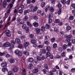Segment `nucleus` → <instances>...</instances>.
<instances>
[{
	"label": "nucleus",
	"instance_id": "obj_60",
	"mask_svg": "<svg viewBox=\"0 0 75 75\" xmlns=\"http://www.w3.org/2000/svg\"><path fill=\"white\" fill-rule=\"evenodd\" d=\"M62 55L63 57H65V52H63L62 54Z\"/></svg>",
	"mask_w": 75,
	"mask_h": 75
},
{
	"label": "nucleus",
	"instance_id": "obj_23",
	"mask_svg": "<svg viewBox=\"0 0 75 75\" xmlns=\"http://www.w3.org/2000/svg\"><path fill=\"white\" fill-rule=\"evenodd\" d=\"M25 31L26 33H29V31H30V30L29 29V28H27L25 29Z\"/></svg>",
	"mask_w": 75,
	"mask_h": 75
},
{
	"label": "nucleus",
	"instance_id": "obj_48",
	"mask_svg": "<svg viewBox=\"0 0 75 75\" xmlns=\"http://www.w3.org/2000/svg\"><path fill=\"white\" fill-rule=\"evenodd\" d=\"M33 17L34 19L35 20H37L38 19V17L37 16H34Z\"/></svg>",
	"mask_w": 75,
	"mask_h": 75
},
{
	"label": "nucleus",
	"instance_id": "obj_51",
	"mask_svg": "<svg viewBox=\"0 0 75 75\" xmlns=\"http://www.w3.org/2000/svg\"><path fill=\"white\" fill-rule=\"evenodd\" d=\"M69 3H70V0H68L66 2V4L67 5H69Z\"/></svg>",
	"mask_w": 75,
	"mask_h": 75
},
{
	"label": "nucleus",
	"instance_id": "obj_41",
	"mask_svg": "<svg viewBox=\"0 0 75 75\" xmlns=\"http://www.w3.org/2000/svg\"><path fill=\"white\" fill-rule=\"evenodd\" d=\"M54 30L55 32H56V33H57V32H58V29L56 28H54Z\"/></svg>",
	"mask_w": 75,
	"mask_h": 75
},
{
	"label": "nucleus",
	"instance_id": "obj_2",
	"mask_svg": "<svg viewBox=\"0 0 75 75\" xmlns=\"http://www.w3.org/2000/svg\"><path fill=\"white\" fill-rule=\"evenodd\" d=\"M5 34H6L8 37H11V34L10 33V31L8 30H6L4 32Z\"/></svg>",
	"mask_w": 75,
	"mask_h": 75
},
{
	"label": "nucleus",
	"instance_id": "obj_1",
	"mask_svg": "<svg viewBox=\"0 0 75 75\" xmlns=\"http://www.w3.org/2000/svg\"><path fill=\"white\" fill-rule=\"evenodd\" d=\"M12 7L13 4H9V5L7 7L6 9L8 10V11L7 12V13H10V9L11 8H12Z\"/></svg>",
	"mask_w": 75,
	"mask_h": 75
},
{
	"label": "nucleus",
	"instance_id": "obj_50",
	"mask_svg": "<svg viewBox=\"0 0 75 75\" xmlns=\"http://www.w3.org/2000/svg\"><path fill=\"white\" fill-rule=\"evenodd\" d=\"M6 3H7V1H4L3 2V5L4 6H5L6 5Z\"/></svg>",
	"mask_w": 75,
	"mask_h": 75
},
{
	"label": "nucleus",
	"instance_id": "obj_26",
	"mask_svg": "<svg viewBox=\"0 0 75 75\" xmlns=\"http://www.w3.org/2000/svg\"><path fill=\"white\" fill-rule=\"evenodd\" d=\"M8 75H13V72L12 71H9L8 72Z\"/></svg>",
	"mask_w": 75,
	"mask_h": 75
},
{
	"label": "nucleus",
	"instance_id": "obj_44",
	"mask_svg": "<svg viewBox=\"0 0 75 75\" xmlns=\"http://www.w3.org/2000/svg\"><path fill=\"white\" fill-rule=\"evenodd\" d=\"M55 41V39L53 38L51 39V41L52 42H54Z\"/></svg>",
	"mask_w": 75,
	"mask_h": 75
},
{
	"label": "nucleus",
	"instance_id": "obj_39",
	"mask_svg": "<svg viewBox=\"0 0 75 75\" xmlns=\"http://www.w3.org/2000/svg\"><path fill=\"white\" fill-rule=\"evenodd\" d=\"M36 42V40H31V42L33 44H34V43H35Z\"/></svg>",
	"mask_w": 75,
	"mask_h": 75
},
{
	"label": "nucleus",
	"instance_id": "obj_3",
	"mask_svg": "<svg viewBox=\"0 0 75 75\" xmlns=\"http://www.w3.org/2000/svg\"><path fill=\"white\" fill-rule=\"evenodd\" d=\"M13 71V72H16L18 71V67H15L13 68L12 69Z\"/></svg>",
	"mask_w": 75,
	"mask_h": 75
},
{
	"label": "nucleus",
	"instance_id": "obj_54",
	"mask_svg": "<svg viewBox=\"0 0 75 75\" xmlns=\"http://www.w3.org/2000/svg\"><path fill=\"white\" fill-rule=\"evenodd\" d=\"M38 48H41L43 47V46L41 45H39L37 46Z\"/></svg>",
	"mask_w": 75,
	"mask_h": 75
},
{
	"label": "nucleus",
	"instance_id": "obj_20",
	"mask_svg": "<svg viewBox=\"0 0 75 75\" xmlns=\"http://www.w3.org/2000/svg\"><path fill=\"white\" fill-rule=\"evenodd\" d=\"M23 75H26V73H25V69H24V68H23Z\"/></svg>",
	"mask_w": 75,
	"mask_h": 75
},
{
	"label": "nucleus",
	"instance_id": "obj_45",
	"mask_svg": "<svg viewBox=\"0 0 75 75\" xmlns=\"http://www.w3.org/2000/svg\"><path fill=\"white\" fill-rule=\"evenodd\" d=\"M37 10V7L36 6L34 8V9H33V12H34V11H36V10Z\"/></svg>",
	"mask_w": 75,
	"mask_h": 75
},
{
	"label": "nucleus",
	"instance_id": "obj_59",
	"mask_svg": "<svg viewBox=\"0 0 75 75\" xmlns=\"http://www.w3.org/2000/svg\"><path fill=\"white\" fill-rule=\"evenodd\" d=\"M42 52L43 54H45L46 53V51H45V49H43Z\"/></svg>",
	"mask_w": 75,
	"mask_h": 75
},
{
	"label": "nucleus",
	"instance_id": "obj_17",
	"mask_svg": "<svg viewBox=\"0 0 75 75\" xmlns=\"http://www.w3.org/2000/svg\"><path fill=\"white\" fill-rule=\"evenodd\" d=\"M51 55V53H50V52H48L46 53V56L47 57H50Z\"/></svg>",
	"mask_w": 75,
	"mask_h": 75
},
{
	"label": "nucleus",
	"instance_id": "obj_5",
	"mask_svg": "<svg viewBox=\"0 0 75 75\" xmlns=\"http://www.w3.org/2000/svg\"><path fill=\"white\" fill-rule=\"evenodd\" d=\"M65 41H66V42H69L68 45V46H71L72 45V43L70 42V41H71L70 39L68 40L67 39L65 40Z\"/></svg>",
	"mask_w": 75,
	"mask_h": 75
},
{
	"label": "nucleus",
	"instance_id": "obj_33",
	"mask_svg": "<svg viewBox=\"0 0 75 75\" xmlns=\"http://www.w3.org/2000/svg\"><path fill=\"white\" fill-rule=\"evenodd\" d=\"M45 27L47 29H48L50 28V25L48 24H46Z\"/></svg>",
	"mask_w": 75,
	"mask_h": 75
},
{
	"label": "nucleus",
	"instance_id": "obj_64",
	"mask_svg": "<svg viewBox=\"0 0 75 75\" xmlns=\"http://www.w3.org/2000/svg\"><path fill=\"white\" fill-rule=\"evenodd\" d=\"M42 71L44 74H46V70L45 69H43Z\"/></svg>",
	"mask_w": 75,
	"mask_h": 75
},
{
	"label": "nucleus",
	"instance_id": "obj_53",
	"mask_svg": "<svg viewBox=\"0 0 75 75\" xmlns=\"http://www.w3.org/2000/svg\"><path fill=\"white\" fill-rule=\"evenodd\" d=\"M18 12L19 13H20V14H21V13H23V9H21L19 10L18 11Z\"/></svg>",
	"mask_w": 75,
	"mask_h": 75
},
{
	"label": "nucleus",
	"instance_id": "obj_35",
	"mask_svg": "<svg viewBox=\"0 0 75 75\" xmlns=\"http://www.w3.org/2000/svg\"><path fill=\"white\" fill-rule=\"evenodd\" d=\"M61 8H60L58 12V13L59 15H60V14H61V10H62Z\"/></svg>",
	"mask_w": 75,
	"mask_h": 75
},
{
	"label": "nucleus",
	"instance_id": "obj_18",
	"mask_svg": "<svg viewBox=\"0 0 75 75\" xmlns=\"http://www.w3.org/2000/svg\"><path fill=\"white\" fill-rule=\"evenodd\" d=\"M50 11L51 12H54V9L53 7H51L50 8Z\"/></svg>",
	"mask_w": 75,
	"mask_h": 75
},
{
	"label": "nucleus",
	"instance_id": "obj_47",
	"mask_svg": "<svg viewBox=\"0 0 75 75\" xmlns=\"http://www.w3.org/2000/svg\"><path fill=\"white\" fill-rule=\"evenodd\" d=\"M60 21L59 19H57L55 21V23H59Z\"/></svg>",
	"mask_w": 75,
	"mask_h": 75
},
{
	"label": "nucleus",
	"instance_id": "obj_34",
	"mask_svg": "<svg viewBox=\"0 0 75 75\" xmlns=\"http://www.w3.org/2000/svg\"><path fill=\"white\" fill-rule=\"evenodd\" d=\"M71 29V27L70 26H68L67 27V31H69V30H70Z\"/></svg>",
	"mask_w": 75,
	"mask_h": 75
},
{
	"label": "nucleus",
	"instance_id": "obj_16",
	"mask_svg": "<svg viewBox=\"0 0 75 75\" xmlns=\"http://www.w3.org/2000/svg\"><path fill=\"white\" fill-rule=\"evenodd\" d=\"M38 72V70L37 69H35L33 71V73H37Z\"/></svg>",
	"mask_w": 75,
	"mask_h": 75
},
{
	"label": "nucleus",
	"instance_id": "obj_30",
	"mask_svg": "<svg viewBox=\"0 0 75 75\" xmlns=\"http://www.w3.org/2000/svg\"><path fill=\"white\" fill-rule=\"evenodd\" d=\"M67 45L64 44L63 46V48L64 50H66L67 49Z\"/></svg>",
	"mask_w": 75,
	"mask_h": 75
},
{
	"label": "nucleus",
	"instance_id": "obj_37",
	"mask_svg": "<svg viewBox=\"0 0 75 75\" xmlns=\"http://www.w3.org/2000/svg\"><path fill=\"white\" fill-rule=\"evenodd\" d=\"M33 66V65L32 64H30L28 66V69H31V67H32Z\"/></svg>",
	"mask_w": 75,
	"mask_h": 75
},
{
	"label": "nucleus",
	"instance_id": "obj_19",
	"mask_svg": "<svg viewBox=\"0 0 75 75\" xmlns=\"http://www.w3.org/2000/svg\"><path fill=\"white\" fill-rule=\"evenodd\" d=\"M7 52H4L3 53H0V56H3V55H5L6 54Z\"/></svg>",
	"mask_w": 75,
	"mask_h": 75
},
{
	"label": "nucleus",
	"instance_id": "obj_10",
	"mask_svg": "<svg viewBox=\"0 0 75 75\" xmlns=\"http://www.w3.org/2000/svg\"><path fill=\"white\" fill-rule=\"evenodd\" d=\"M28 45H29V42H24L23 45L24 47H26L28 46Z\"/></svg>",
	"mask_w": 75,
	"mask_h": 75
},
{
	"label": "nucleus",
	"instance_id": "obj_8",
	"mask_svg": "<svg viewBox=\"0 0 75 75\" xmlns=\"http://www.w3.org/2000/svg\"><path fill=\"white\" fill-rule=\"evenodd\" d=\"M1 65L2 67H7V63L5 62H3L1 64Z\"/></svg>",
	"mask_w": 75,
	"mask_h": 75
},
{
	"label": "nucleus",
	"instance_id": "obj_58",
	"mask_svg": "<svg viewBox=\"0 0 75 75\" xmlns=\"http://www.w3.org/2000/svg\"><path fill=\"white\" fill-rule=\"evenodd\" d=\"M30 37L31 38H34V35H33V34H30Z\"/></svg>",
	"mask_w": 75,
	"mask_h": 75
},
{
	"label": "nucleus",
	"instance_id": "obj_15",
	"mask_svg": "<svg viewBox=\"0 0 75 75\" xmlns=\"http://www.w3.org/2000/svg\"><path fill=\"white\" fill-rule=\"evenodd\" d=\"M9 61L10 63L12 64V63H13L15 62V61H14V59H10Z\"/></svg>",
	"mask_w": 75,
	"mask_h": 75
},
{
	"label": "nucleus",
	"instance_id": "obj_46",
	"mask_svg": "<svg viewBox=\"0 0 75 75\" xmlns=\"http://www.w3.org/2000/svg\"><path fill=\"white\" fill-rule=\"evenodd\" d=\"M53 48H57V45L56 43H54L53 45Z\"/></svg>",
	"mask_w": 75,
	"mask_h": 75
},
{
	"label": "nucleus",
	"instance_id": "obj_11",
	"mask_svg": "<svg viewBox=\"0 0 75 75\" xmlns=\"http://www.w3.org/2000/svg\"><path fill=\"white\" fill-rule=\"evenodd\" d=\"M30 13V10H25L24 13V15H26L27 13Z\"/></svg>",
	"mask_w": 75,
	"mask_h": 75
},
{
	"label": "nucleus",
	"instance_id": "obj_9",
	"mask_svg": "<svg viewBox=\"0 0 75 75\" xmlns=\"http://www.w3.org/2000/svg\"><path fill=\"white\" fill-rule=\"evenodd\" d=\"M15 41L18 44H20L21 42L20 40L19 39H18L17 38H16L15 39Z\"/></svg>",
	"mask_w": 75,
	"mask_h": 75
},
{
	"label": "nucleus",
	"instance_id": "obj_6",
	"mask_svg": "<svg viewBox=\"0 0 75 75\" xmlns=\"http://www.w3.org/2000/svg\"><path fill=\"white\" fill-rule=\"evenodd\" d=\"M2 71L4 72H8V70L6 67L3 68L2 69Z\"/></svg>",
	"mask_w": 75,
	"mask_h": 75
},
{
	"label": "nucleus",
	"instance_id": "obj_12",
	"mask_svg": "<svg viewBox=\"0 0 75 75\" xmlns=\"http://www.w3.org/2000/svg\"><path fill=\"white\" fill-rule=\"evenodd\" d=\"M33 59L32 58H29L28 59V61L30 62H33Z\"/></svg>",
	"mask_w": 75,
	"mask_h": 75
},
{
	"label": "nucleus",
	"instance_id": "obj_43",
	"mask_svg": "<svg viewBox=\"0 0 75 75\" xmlns=\"http://www.w3.org/2000/svg\"><path fill=\"white\" fill-rule=\"evenodd\" d=\"M28 19V17L27 16H25L23 18V20L24 21H25Z\"/></svg>",
	"mask_w": 75,
	"mask_h": 75
},
{
	"label": "nucleus",
	"instance_id": "obj_52",
	"mask_svg": "<svg viewBox=\"0 0 75 75\" xmlns=\"http://www.w3.org/2000/svg\"><path fill=\"white\" fill-rule=\"evenodd\" d=\"M26 28V25L25 24H24L23 26H22V28L23 29H25V28Z\"/></svg>",
	"mask_w": 75,
	"mask_h": 75
},
{
	"label": "nucleus",
	"instance_id": "obj_55",
	"mask_svg": "<svg viewBox=\"0 0 75 75\" xmlns=\"http://www.w3.org/2000/svg\"><path fill=\"white\" fill-rule=\"evenodd\" d=\"M71 72H74L75 71V68L72 69L71 70Z\"/></svg>",
	"mask_w": 75,
	"mask_h": 75
},
{
	"label": "nucleus",
	"instance_id": "obj_4",
	"mask_svg": "<svg viewBox=\"0 0 75 75\" xmlns=\"http://www.w3.org/2000/svg\"><path fill=\"white\" fill-rule=\"evenodd\" d=\"M10 45V43L9 42H7L4 43L3 45V46L4 47H9Z\"/></svg>",
	"mask_w": 75,
	"mask_h": 75
},
{
	"label": "nucleus",
	"instance_id": "obj_31",
	"mask_svg": "<svg viewBox=\"0 0 75 75\" xmlns=\"http://www.w3.org/2000/svg\"><path fill=\"white\" fill-rule=\"evenodd\" d=\"M45 5V2H42L41 4V6L42 7H44Z\"/></svg>",
	"mask_w": 75,
	"mask_h": 75
},
{
	"label": "nucleus",
	"instance_id": "obj_63",
	"mask_svg": "<svg viewBox=\"0 0 75 75\" xmlns=\"http://www.w3.org/2000/svg\"><path fill=\"white\" fill-rule=\"evenodd\" d=\"M13 13H17V10L16 9H15L13 11Z\"/></svg>",
	"mask_w": 75,
	"mask_h": 75
},
{
	"label": "nucleus",
	"instance_id": "obj_28",
	"mask_svg": "<svg viewBox=\"0 0 75 75\" xmlns=\"http://www.w3.org/2000/svg\"><path fill=\"white\" fill-rule=\"evenodd\" d=\"M61 2L63 4H65L66 3L65 0H61Z\"/></svg>",
	"mask_w": 75,
	"mask_h": 75
},
{
	"label": "nucleus",
	"instance_id": "obj_24",
	"mask_svg": "<svg viewBox=\"0 0 75 75\" xmlns=\"http://www.w3.org/2000/svg\"><path fill=\"white\" fill-rule=\"evenodd\" d=\"M49 22L48 23L49 24H50V23H52V19L51 18H48Z\"/></svg>",
	"mask_w": 75,
	"mask_h": 75
},
{
	"label": "nucleus",
	"instance_id": "obj_38",
	"mask_svg": "<svg viewBox=\"0 0 75 75\" xmlns=\"http://www.w3.org/2000/svg\"><path fill=\"white\" fill-rule=\"evenodd\" d=\"M53 17V15L52 13H50L49 15L48 18H51Z\"/></svg>",
	"mask_w": 75,
	"mask_h": 75
},
{
	"label": "nucleus",
	"instance_id": "obj_7",
	"mask_svg": "<svg viewBox=\"0 0 75 75\" xmlns=\"http://www.w3.org/2000/svg\"><path fill=\"white\" fill-rule=\"evenodd\" d=\"M66 38H67V40H70L71 38H72V36L71 35H68L67 36H66Z\"/></svg>",
	"mask_w": 75,
	"mask_h": 75
},
{
	"label": "nucleus",
	"instance_id": "obj_49",
	"mask_svg": "<svg viewBox=\"0 0 75 75\" xmlns=\"http://www.w3.org/2000/svg\"><path fill=\"white\" fill-rule=\"evenodd\" d=\"M22 47H23V46L22 45L20 44L18 45V48L21 49V48H22Z\"/></svg>",
	"mask_w": 75,
	"mask_h": 75
},
{
	"label": "nucleus",
	"instance_id": "obj_56",
	"mask_svg": "<svg viewBox=\"0 0 75 75\" xmlns=\"http://www.w3.org/2000/svg\"><path fill=\"white\" fill-rule=\"evenodd\" d=\"M19 52H19L18 50H16L15 51V53L16 54H17V55H18Z\"/></svg>",
	"mask_w": 75,
	"mask_h": 75
},
{
	"label": "nucleus",
	"instance_id": "obj_14",
	"mask_svg": "<svg viewBox=\"0 0 75 75\" xmlns=\"http://www.w3.org/2000/svg\"><path fill=\"white\" fill-rule=\"evenodd\" d=\"M24 54H25L26 56L29 55V52L27 51H25L23 52Z\"/></svg>",
	"mask_w": 75,
	"mask_h": 75
},
{
	"label": "nucleus",
	"instance_id": "obj_25",
	"mask_svg": "<svg viewBox=\"0 0 75 75\" xmlns=\"http://www.w3.org/2000/svg\"><path fill=\"white\" fill-rule=\"evenodd\" d=\"M40 29H38L36 30V34H37L40 33Z\"/></svg>",
	"mask_w": 75,
	"mask_h": 75
},
{
	"label": "nucleus",
	"instance_id": "obj_27",
	"mask_svg": "<svg viewBox=\"0 0 75 75\" xmlns=\"http://www.w3.org/2000/svg\"><path fill=\"white\" fill-rule=\"evenodd\" d=\"M23 55V53H22V52H19L18 54V56H22V55Z\"/></svg>",
	"mask_w": 75,
	"mask_h": 75
},
{
	"label": "nucleus",
	"instance_id": "obj_36",
	"mask_svg": "<svg viewBox=\"0 0 75 75\" xmlns=\"http://www.w3.org/2000/svg\"><path fill=\"white\" fill-rule=\"evenodd\" d=\"M15 41L13 40H11V43L12 45H14L15 44Z\"/></svg>",
	"mask_w": 75,
	"mask_h": 75
},
{
	"label": "nucleus",
	"instance_id": "obj_42",
	"mask_svg": "<svg viewBox=\"0 0 75 75\" xmlns=\"http://www.w3.org/2000/svg\"><path fill=\"white\" fill-rule=\"evenodd\" d=\"M74 19V16H70L69 18V20H72Z\"/></svg>",
	"mask_w": 75,
	"mask_h": 75
},
{
	"label": "nucleus",
	"instance_id": "obj_22",
	"mask_svg": "<svg viewBox=\"0 0 75 75\" xmlns=\"http://www.w3.org/2000/svg\"><path fill=\"white\" fill-rule=\"evenodd\" d=\"M45 28L44 26H42L41 27V30L42 31H45Z\"/></svg>",
	"mask_w": 75,
	"mask_h": 75
},
{
	"label": "nucleus",
	"instance_id": "obj_61",
	"mask_svg": "<svg viewBox=\"0 0 75 75\" xmlns=\"http://www.w3.org/2000/svg\"><path fill=\"white\" fill-rule=\"evenodd\" d=\"M17 21L18 23H20V21H21V19L18 18L17 19Z\"/></svg>",
	"mask_w": 75,
	"mask_h": 75
},
{
	"label": "nucleus",
	"instance_id": "obj_57",
	"mask_svg": "<svg viewBox=\"0 0 75 75\" xmlns=\"http://www.w3.org/2000/svg\"><path fill=\"white\" fill-rule=\"evenodd\" d=\"M58 8H59L62 7V6H61V4L60 3H59L58 5Z\"/></svg>",
	"mask_w": 75,
	"mask_h": 75
},
{
	"label": "nucleus",
	"instance_id": "obj_13",
	"mask_svg": "<svg viewBox=\"0 0 75 75\" xmlns=\"http://www.w3.org/2000/svg\"><path fill=\"white\" fill-rule=\"evenodd\" d=\"M33 25L37 27H38V23H37L36 22H35L33 24Z\"/></svg>",
	"mask_w": 75,
	"mask_h": 75
},
{
	"label": "nucleus",
	"instance_id": "obj_62",
	"mask_svg": "<svg viewBox=\"0 0 75 75\" xmlns=\"http://www.w3.org/2000/svg\"><path fill=\"white\" fill-rule=\"evenodd\" d=\"M13 45H12L9 46L11 48H13L14 47V46Z\"/></svg>",
	"mask_w": 75,
	"mask_h": 75
},
{
	"label": "nucleus",
	"instance_id": "obj_32",
	"mask_svg": "<svg viewBox=\"0 0 75 75\" xmlns=\"http://www.w3.org/2000/svg\"><path fill=\"white\" fill-rule=\"evenodd\" d=\"M46 50L48 51H50V50H51V48L49 46H47L46 47Z\"/></svg>",
	"mask_w": 75,
	"mask_h": 75
},
{
	"label": "nucleus",
	"instance_id": "obj_21",
	"mask_svg": "<svg viewBox=\"0 0 75 75\" xmlns=\"http://www.w3.org/2000/svg\"><path fill=\"white\" fill-rule=\"evenodd\" d=\"M44 67H45V69H48V66L47 64H44Z\"/></svg>",
	"mask_w": 75,
	"mask_h": 75
},
{
	"label": "nucleus",
	"instance_id": "obj_40",
	"mask_svg": "<svg viewBox=\"0 0 75 75\" xmlns=\"http://www.w3.org/2000/svg\"><path fill=\"white\" fill-rule=\"evenodd\" d=\"M37 59H38V60H39V61H41V58L40 57L37 56Z\"/></svg>",
	"mask_w": 75,
	"mask_h": 75
},
{
	"label": "nucleus",
	"instance_id": "obj_29",
	"mask_svg": "<svg viewBox=\"0 0 75 75\" xmlns=\"http://www.w3.org/2000/svg\"><path fill=\"white\" fill-rule=\"evenodd\" d=\"M27 25H29L30 27H32V25L29 22H27Z\"/></svg>",
	"mask_w": 75,
	"mask_h": 75
}]
</instances>
